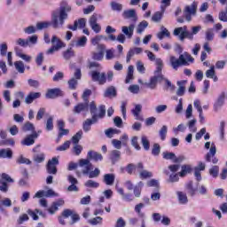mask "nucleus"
<instances>
[{"instance_id":"14","label":"nucleus","mask_w":227,"mask_h":227,"mask_svg":"<svg viewBox=\"0 0 227 227\" xmlns=\"http://www.w3.org/2000/svg\"><path fill=\"white\" fill-rule=\"evenodd\" d=\"M82 27H86V19L82 18L74 22V26L67 25V29L71 31H77V29H82Z\"/></svg>"},{"instance_id":"3","label":"nucleus","mask_w":227,"mask_h":227,"mask_svg":"<svg viewBox=\"0 0 227 227\" xmlns=\"http://www.w3.org/2000/svg\"><path fill=\"white\" fill-rule=\"evenodd\" d=\"M201 31V26H195L192 27V32H189L187 26L179 27L174 29V36H178L181 42H184L185 38L188 40H194V35H198Z\"/></svg>"},{"instance_id":"48","label":"nucleus","mask_w":227,"mask_h":227,"mask_svg":"<svg viewBox=\"0 0 227 227\" xmlns=\"http://www.w3.org/2000/svg\"><path fill=\"white\" fill-rule=\"evenodd\" d=\"M159 136L161 139V141L166 140V136H168V126L163 125L160 129L159 130Z\"/></svg>"},{"instance_id":"24","label":"nucleus","mask_w":227,"mask_h":227,"mask_svg":"<svg viewBox=\"0 0 227 227\" xmlns=\"http://www.w3.org/2000/svg\"><path fill=\"white\" fill-rule=\"evenodd\" d=\"M42 97V93L40 92H30L25 98V104H33L36 98H40Z\"/></svg>"},{"instance_id":"63","label":"nucleus","mask_w":227,"mask_h":227,"mask_svg":"<svg viewBox=\"0 0 227 227\" xmlns=\"http://www.w3.org/2000/svg\"><path fill=\"white\" fill-rule=\"evenodd\" d=\"M63 58L67 60L70 59V58H74V51H72V48H69L63 52Z\"/></svg>"},{"instance_id":"8","label":"nucleus","mask_w":227,"mask_h":227,"mask_svg":"<svg viewBox=\"0 0 227 227\" xmlns=\"http://www.w3.org/2000/svg\"><path fill=\"white\" fill-rule=\"evenodd\" d=\"M215 153H217V148L215 147V145L212 144L209 152L205 156L206 162H212V164H217V162H219V159L215 157Z\"/></svg>"},{"instance_id":"64","label":"nucleus","mask_w":227,"mask_h":227,"mask_svg":"<svg viewBox=\"0 0 227 227\" xmlns=\"http://www.w3.org/2000/svg\"><path fill=\"white\" fill-rule=\"evenodd\" d=\"M127 226V222L122 217H119L116 221L115 227H125Z\"/></svg>"},{"instance_id":"43","label":"nucleus","mask_w":227,"mask_h":227,"mask_svg":"<svg viewBox=\"0 0 227 227\" xmlns=\"http://www.w3.org/2000/svg\"><path fill=\"white\" fill-rule=\"evenodd\" d=\"M51 21H42L36 23V29L38 31H42V29H47V27H51Z\"/></svg>"},{"instance_id":"39","label":"nucleus","mask_w":227,"mask_h":227,"mask_svg":"<svg viewBox=\"0 0 227 227\" xmlns=\"http://www.w3.org/2000/svg\"><path fill=\"white\" fill-rule=\"evenodd\" d=\"M116 51L114 49H109L106 51V59L107 61H111V59H114V58H118V55L114 54Z\"/></svg>"},{"instance_id":"9","label":"nucleus","mask_w":227,"mask_h":227,"mask_svg":"<svg viewBox=\"0 0 227 227\" xmlns=\"http://www.w3.org/2000/svg\"><path fill=\"white\" fill-rule=\"evenodd\" d=\"M104 52H106V45L98 44L96 51L91 52L92 59L94 61H102L104 59Z\"/></svg>"},{"instance_id":"5","label":"nucleus","mask_w":227,"mask_h":227,"mask_svg":"<svg viewBox=\"0 0 227 227\" xmlns=\"http://www.w3.org/2000/svg\"><path fill=\"white\" fill-rule=\"evenodd\" d=\"M78 168H80V170L76 171L77 176L80 175H88L91 169H93V164H91V161L87 159H81L78 161Z\"/></svg>"},{"instance_id":"61","label":"nucleus","mask_w":227,"mask_h":227,"mask_svg":"<svg viewBox=\"0 0 227 227\" xmlns=\"http://www.w3.org/2000/svg\"><path fill=\"white\" fill-rule=\"evenodd\" d=\"M16 162H17L18 164H27V165L31 164V160H30L29 159H27V158L22 156V155L20 156V157L17 159Z\"/></svg>"},{"instance_id":"57","label":"nucleus","mask_w":227,"mask_h":227,"mask_svg":"<svg viewBox=\"0 0 227 227\" xmlns=\"http://www.w3.org/2000/svg\"><path fill=\"white\" fill-rule=\"evenodd\" d=\"M209 175H211L213 178H217V176H219V166H213L209 169Z\"/></svg>"},{"instance_id":"37","label":"nucleus","mask_w":227,"mask_h":227,"mask_svg":"<svg viewBox=\"0 0 227 227\" xmlns=\"http://www.w3.org/2000/svg\"><path fill=\"white\" fill-rule=\"evenodd\" d=\"M120 129L109 128L105 130V135L106 137H109V139L113 138L115 134H120Z\"/></svg>"},{"instance_id":"21","label":"nucleus","mask_w":227,"mask_h":227,"mask_svg":"<svg viewBox=\"0 0 227 227\" xmlns=\"http://www.w3.org/2000/svg\"><path fill=\"white\" fill-rule=\"evenodd\" d=\"M136 28V25L130 24L129 27L123 26L121 27V31L125 36H127L129 39L132 38L134 35V29Z\"/></svg>"},{"instance_id":"38","label":"nucleus","mask_w":227,"mask_h":227,"mask_svg":"<svg viewBox=\"0 0 227 227\" xmlns=\"http://www.w3.org/2000/svg\"><path fill=\"white\" fill-rule=\"evenodd\" d=\"M143 182H139L133 189L135 198H141V191L143 189Z\"/></svg>"},{"instance_id":"29","label":"nucleus","mask_w":227,"mask_h":227,"mask_svg":"<svg viewBox=\"0 0 227 227\" xmlns=\"http://www.w3.org/2000/svg\"><path fill=\"white\" fill-rule=\"evenodd\" d=\"M176 195L179 205H187V203H189L187 194L184 193V192H176Z\"/></svg>"},{"instance_id":"62","label":"nucleus","mask_w":227,"mask_h":227,"mask_svg":"<svg viewBox=\"0 0 227 227\" xmlns=\"http://www.w3.org/2000/svg\"><path fill=\"white\" fill-rule=\"evenodd\" d=\"M139 85L137 84H133V85H130L129 88H128V91H129L130 93H133V95H137V93H139Z\"/></svg>"},{"instance_id":"55","label":"nucleus","mask_w":227,"mask_h":227,"mask_svg":"<svg viewBox=\"0 0 227 227\" xmlns=\"http://www.w3.org/2000/svg\"><path fill=\"white\" fill-rule=\"evenodd\" d=\"M36 30L37 28L35 26H28L23 28L25 35H35V33H36Z\"/></svg>"},{"instance_id":"34","label":"nucleus","mask_w":227,"mask_h":227,"mask_svg":"<svg viewBox=\"0 0 227 227\" xmlns=\"http://www.w3.org/2000/svg\"><path fill=\"white\" fill-rule=\"evenodd\" d=\"M51 43L53 44V47H58V45L59 46V49H63V47H66L65 43H63V41H61V39H59L58 36L53 35L51 38Z\"/></svg>"},{"instance_id":"20","label":"nucleus","mask_w":227,"mask_h":227,"mask_svg":"<svg viewBox=\"0 0 227 227\" xmlns=\"http://www.w3.org/2000/svg\"><path fill=\"white\" fill-rule=\"evenodd\" d=\"M88 107H90L88 102L80 103L74 107L73 113L74 114H81L83 111H88Z\"/></svg>"},{"instance_id":"59","label":"nucleus","mask_w":227,"mask_h":227,"mask_svg":"<svg viewBox=\"0 0 227 227\" xmlns=\"http://www.w3.org/2000/svg\"><path fill=\"white\" fill-rule=\"evenodd\" d=\"M27 82L30 88H35V90H38V88H40V82H38V80L28 79Z\"/></svg>"},{"instance_id":"23","label":"nucleus","mask_w":227,"mask_h":227,"mask_svg":"<svg viewBox=\"0 0 227 227\" xmlns=\"http://www.w3.org/2000/svg\"><path fill=\"white\" fill-rule=\"evenodd\" d=\"M176 84L178 88L176 90V95H177V97H184V95H185V84H187V81H178Z\"/></svg>"},{"instance_id":"45","label":"nucleus","mask_w":227,"mask_h":227,"mask_svg":"<svg viewBox=\"0 0 227 227\" xmlns=\"http://www.w3.org/2000/svg\"><path fill=\"white\" fill-rule=\"evenodd\" d=\"M14 67L19 74H24V72H26V67H24V62L22 61L14 62Z\"/></svg>"},{"instance_id":"16","label":"nucleus","mask_w":227,"mask_h":227,"mask_svg":"<svg viewBox=\"0 0 227 227\" xmlns=\"http://www.w3.org/2000/svg\"><path fill=\"white\" fill-rule=\"evenodd\" d=\"M87 159L89 160H94L95 162H98L103 160L104 157L100 153L95 152L93 150H90L87 153Z\"/></svg>"},{"instance_id":"7","label":"nucleus","mask_w":227,"mask_h":227,"mask_svg":"<svg viewBox=\"0 0 227 227\" xmlns=\"http://www.w3.org/2000/svg\"><path fill=\"white\" fill-rule=\"evenodd\" d=\"M15 180L10 176V175L6 173H3L1 175V179H0V191L1 192H8L9 191V186L8 184H13Z\"/></svg>"},{"instance_id":"58","label":"nucleus","mask_w":227,"mask_h":227,"mask_svg":"<svg viewBox=\"0 0 227 227\" xmlns=\"http://www.w3.org/2000/svg\"><path fill=\"white\" fill-rule=\"evenodd\" d=\"M197 121H198L196 119L189 121L188 128L190 129V132H196V130H198V128H196V126H195Z\"/></svg>"},{"instance_id":"12","label":"nucleus","mask_w":227,"mask_h":227,"mask_svg":"<svg viewBox=\"0 0 227 227\" xmlns=\"http://www.w3.org/2000/svg\"><path fill=\"white\" fill-rule=\"evenodd\" d=\"M62 217H71L72 222L70 223V224H75V223H77L81 217L79 216V215H77L74 210L72 209H65L62 212Z\"/></svg>"},{"instance_id":"26","label":"nucleus","mask_w":227,"mask_h":227,"mask_svg":"<svg viewBox=\"0 0 227 227\" xmlns=\"http://www.w3.org/2000/svg\"><path fill=\"white\" fill-rule=\"evenodd\" d=\"M224 98H226V94L224 92H222L218 97L217 101L214 105L215 111H218L219 109H221V107L224 106Z\"/></svg>"},{"instance_id":"22","label":"nucleus","mask_w":227,"mask_h":227,"mask_svg":"<svg viewBox=\"0 0 227 227\" xmlns=\"http://www.w3.org/2000/svg\"><path fill=\"white\" fill-rule=\"evenodd\" d=\"M143 52V48H132L130 49L126 57V63H130V59H132L133 56H136V54H141Z\"/></svg>"},{"instance_id":"52","label":"nucleus","mask_w":227,"mask_h":227,"mask_svg":"<svg viewBox=\"0 0 227 227\" xmlns=\"http://www.w3.org/2000/svg\"><path fill=\"white\" fill-rule=\"evenodd\" d=\"M110 6L114 12H121L123 10V5L116 2H111Z\"/></svg>"},{"instance_id":"46","label":"nucleus","mask_w":227,"mask_h":227,"mask_svg":"<svg viewBox=\"0 0 227 227\" xmlns=\"http://www.w3.org/2000/svg\"><path fill=\"white\" fill-rule=\"evenodd\" d=\"M197 192L200 194V196H208V188H207V185L201 184L197 186Z\"/></svg>"},{"instance_id":"60","label":"nucleus","mask_w":227,"mask_h":227,"mask_svg":"<svg viewBox=\"0 0 227 227\" xmlns=\"http://www.w3.org/2000/svg\"><path fill=\"white\" fill-rule=\"evenodd\" d=\"M87 175H89V178H98L100 176V169L96 168L93 171L90 170Z\"/></svg>"},{"instance_id":"11","label":"nucleus","mask_w":227,"mask_h":227,"mask_svg":"<svg viewBox=\"0 0 227 227\" xmlns=\"http://www.w3.org/2000/svg\"><path fill=\"white\" fill-rule=\"evenodd\" d=\"M59 164V160L54 157L50 160L46 165V170L49 175H57L58 174V166Z\"/></svg>"},{"instance_id":"40","label":"nucleus","mask_w":227,"mask_h":227,"mask_svg":"<svg viewBox=\"0 0 227 227\" xmlns=\"http://www.w3.org/2000/svg\"><path fill=\"white\" fill-rule=\"evenodd\" d=\"M162 17H164V11L161 12H156L152 16V21L159 23L160 20H162Z\"/></svg>"},{"instance_id":"51","label":"nucleus","mask_w":227,"mask_h":227,"mask_svg":"<svg viewBox=\"0 0 227 227\" xmlns=\"http://www.w3.org/2000/svg\"><path fill=\"white\" fill-rule=\"evenodd\" d=\"M45 160V154L43 153L34 155V162L40 164Z\"/></svg>"},{"instance_id":"50","label":"nucleus","mask_w":227,"mask_h":227,"mask_svg":"<svg viewBox=\"0 0 227 227\" xmlns=\"http://www.w3.org/2000/svg\"><path fill=\"white\" fill-rule=\"evenodd\" d=\"M141 145L145 151L150 150V140H148V137L146 136L141 137Z\"/></svg>"},{"instance_id":"56","label":"nucleus","mask_w":227,"mask_h":227,"mask_svg":"<svg viewBox=\"0 0 227 227\" xmlns=\"http://www.w3.org/2000/svg\"><path fill=\"white\" fill-rule=\"evenodd\" d=\"M214 36H215L214 29L207 28L206 30V40H207V42H212V40H214Z\"/></svg>"},{"instance_id":"42","label":"nucleus","mask_w":227,"mask_h":227,"mask_svg":"<svg viewBox=\"0 0 227 227\" xmlns=\"http://www.w3.org/2000/svg\"><path fill=\"white\" fill-rule=\"evenodd\" d=\"M148 27V21L146 20H143L142 22H140L137 27V33L138 35H142L143 31H145V29Z\"/></svg>"},{"instance_id":"17","label":"nucleus","mask_w":227,"mask_h":227,"mask_svg":"<svg viewBox=\"0 0 227 227\" xmlns=\"http://www.w3.org/2000/svg\"><path fill=\"white\" fill-rule=\"evenodd\" d=\"M35 139H38V133L36 132L28 135L23 141H21V145H23V146H31V145H35Z\"/></svg>"},{"instance_id":"19","label":"nucleus","mask_w":227,"mask_h":227,"mask_svg":"<svg viewBox=\"0 0 227 227\" xmlns=\"http://www.w3.org/2000/svg\"><path fill=\"white\" fill-rule=\"evenodd\" d=\"M185 189L189 196L192 197L196 196V193L198 192V185H194L192 181H190L185 184Z\"/></svg>"},{"instance_id":"54","label":"nucleus","mask_w":227,"mask_h":227,"mask_svg":"<svg viewBox=\"0 0 227 227\" xmlns=\"http://www.w3.org/2000/svg\"><path fill=\"white\" fill-rule=\"evenodd\" d=\"M84 185L85 187H90L91 189H98V187H100V184L94 180H88Z\"/></svg>"},{"instance_id":"15","label":"nucleus","mask_w":227,"mask_h":227,"mask_svg":"<svg viewBox=\"0 0 227 227\" xmlns=\"http://www.w3.org/2000/svg\"><path fill=\"white\" fill-rule=\"evenodd\" d=\"M63 95V91H61L59 88H54V89H49L46 91L45 97L47 98H58V97H61Z\"/></svg>"},{"instance_id":"35","label":"nucleus","mask_w":227,"mask_h":227,"mask_svg":"<svg viewBox=\"0 0 227 227\" xmlns=\"http://www.w3.org/2000/svg\"><path fill=\"white\" fill-rule=\"evenodd\" d=\"M22 130L23 132H32V134L34 132H36L35 130V125L29 121L24 123V125L22 126Z\"/></svg>"},{"instance_id":"33","label":"nucleus","mask_w":227,"mask_h":227,"mask_svg":"<svg viewBox=\"0 0 227 227\" xmlns=\"http://www.w3.org/2000/svg\"><path fill=\"white\" fill-rule=\"evenodd\" d=\"M116 95H117L116 88H114V86L108 87L104 93V97L110 98L113 97H116Z\"/></svg>"},{"instance_id":"32","label":"nucleus","mask_w":227,"mask_h":227,"mask_svg":"<svg viewBox=\"0 0 227 227\" xmlns=\"http://www.w3.org/2000/svg\"><path fill=\"white\" fill-rule=\"evenodd\" d=\"M144 207L145 205L143 203H139L135 206V212L140 219H146V215L141 211V208H144Z\"/></svg>"},{"instance_id":"28","label":"nucleus","mask_w":227,"mask_h":227,"mask_svg":"<svg viewBox=\"0 0 227 227\" xmlns=\"http://www.w3.org/2000/svg\"><path fill=\"white\" fill-rule=\"evenodd\" d=\"M116 176L114 174H105L103 177V182L106 185H114V180Z\"/></svg>"},{"instance_id":"53","label":"nucleus","mask_w":227,"mask_h":227,"mask_svg":"<svg viewBox=\"0 0 227 227\" xmlns=\"http://www.w3.org/2000/svg\"><path fill=\"white\" fill-rule=\"evenodd\" d=\"M82 138V130L78 131L75 135L73 136L72 141L74 145H79V141Z\"/></svg>"},{"instance_id":"2","label":"nucleus","mask_w":227,"mask_h":227,"mask_svg":"<svg viewBox=\"0 0 227 227\" xmlns=\"http://www.w3.org/2000/svg\"><path fill=\"white\" fill-rule=\"evenodd\" d=\"M89 107L92 118L84 121L82 125L84 132H90V130H91V125H93V123H97V121H98V119H102L104 118V116H106V106L101 105L98 106V108H97L95 101H92L89 105ZM97 111H98V114Z\"/></svg>"},{"instance_id":"44","label":"nucleus","mask_w":227,"mask_h":227,"mask_svg":"<svg viewBox=\"0 0 227 227\" xmlns=\"http://www.w3.org/2000/svg\"><path fill=\"white\" fill-rule=\"evenodd\" d=\"M157 77L153 75L151 77L150 82H145V85L147 86V88H150V90H155V88H157Z\"/></svg>"},{"instance_id":"49","label":"nucleus","mask_w":227,"mask_h":227,"mask_svg":"<svg viewBox=\"0 0 227 227\" xmlns=\"http://www.w3.org/2000/svg\"><path fill=\"white\" fill-rule=\"evenodd\" d=\"M27 42L28 47H31V45H36V43H38V35H34L32 36H28L27 38Z\"/></svg>"},{"instance_id":"6","label":"nucleus","mask_w":227,"mask_h":227,"mask_svg":"<svg viewBox=\"0 0 227 227\" xmlns=\"http://www.w3.org/2000/svg\"><path fill=\"white\" fill-rule=\"evenodd\" d=\"M183 12L184 19L187 22H191L192 20V15H196V12H198V4L193 2L192 4L186 5Z\"/></svg>"},{"instance_id":"18","label":"nucleus","mask_w":227,"mask_h":227,"mask_svg":"<svg viewBox=\"0 0 227 227\" xmlns=\"http://www.w3.org/2000/svg\"><path fill=\"white\" fill-rule=\"evenodd\" d=\"M142 109L143 106L136 105L135 108L131 110L133 116H135V120H137L138 121H145V118L141 115Z\"/></svg>"},{"instance_id":"36","label":"nucleus","mask_w":227,"mask_h":227,"mask_svg":"<svg viewBox=\"0 0 227 227\" xmlns=\"http://www.w3.org/2000/svg\"><path fill=\"white\" fill-rule=\"evenodd\" d=\"M154 63L156 65L154 74H160V72H162V69L164 68V62L160 59H156Z\"/></svg>"},{"instance_id":"31","label":"nucleus","mask_w":227,"mask_h":227,"mask_svg":"<svg viewBox=\"0 0 227 227\" xmlns=\"http://www.w3.org/2000/svg\"><path fill=\"white\" fill-rule=\"evenodd\" d=\"M133 79H134V66H129L126 79H125V83L130 84Z\"/></svg>"},{"instance_id":"30","label":"nucleus","mask_w":227,"mask_h":227,"mask_svg":"<svg viewBox=\"0 0 227 227\" xmlns=\"http://www.w3.org/2000/svg\"><path fill=\"white\" fill-rule=\"evenodd\" d=\"M12 157L13 151H12V149H0V159H12Z\"/></svg>"},{"instance_id":"25","label":"nucleus","mask_w":227,"mask_h":227,"mask_svg":"<svg viewBox=\"0 0 227 227\" xmlns=\"http://www.w3.org/2000/svg\"><path fill=\"white\" fill-rule=\"evenodd\" d=\"M169 36H171L169 30H168V28H166L164 26H161L160 32L157 33V38L159 40H164V38H169Z\"/></svg>"},{"instance_id":"41","label":"nucleus","mask_w":227,"mask_h":227,"mask_svg":"<svg viewBox=\"0 0 227 227\" xmlns=\"http://www.w3.org/2000/svg\"><path fill=\"white\" fill-rule=\"evenodd\" d=\"M121 155V153L118 150H113L110 154V159L112 162L114 164L117 160H120V157Z\"/></svg>"},{"instance_id":"47","label":"nucleus","mask_w":227,"mask_h":227,"mask_svg":"<svg viewBox=\"0 0 227 227\" xmlns=\"http://www.w3.org/2000/svg\"><path fill=\"white\" fill-rule=\"evenodd\" d=\"M181 172H179V176H185V175H188V173H191L192 168H191V165H183L181 167Z\"/></svg>"},{"instance_id":"4","label":"nucleus","mask_w":227,"mask_h":227,"mask_svg":"<svg viewBox=\"0 0 227 227\" xmlns=\"http://www.w3.org/2000/svg\"><path fill=\"white\" fill-rule=\"evenodd\" d=\"M190 63H194V58L187 51L181 54L178 59L170 58V65L174 70H178L179 67H189Z\"/></svg>"},{"instance_id":"13","label":"nucleus","mask_w":227,"mask_h":227,"mask_svg":"<svg viewBox=\"0 0 227 227\" xmlns=\"http://www.w3.org/2000/svg\"><path fill=\"white\" fill-rule=\"evenodd\" d=\"M122 17L127 20H131L132 22H137V13L136 12L135 9L123 11Z\"/></svg>"},{"instance_id":"27","label":"nucleus","mask_w":227,"mask_h":227,"mask_svg":"<svg viewBox=\"0 0 227 227\" xmlns=\"http://www.w3.org/2000/svg\"><path fill=\"white\" fill-rule=\"evenodd\" d=\"M206 77L207 79H213L214 82H217V81H219V78L215 75V67L211 66L210 68L206 71Z\"/></svg>"},{"instance_id":"1","label":"nucleus","mask_w":227,"mask_h":227,"mask_svg":"<svg viewBox=\"0 0 227 227\" xmlns=\"http://www.w3.org/2000/svg\"><path fill=\"white\" fill-rule=\"evenodd\" d=\"M72 12V6L67 1L60 2L59 7L51 13V24L54 29L59 28V26L65 24V20L68 19V13Z\"/></svg>"},{"instance_id":"10","label":"nucleus","mask_w":227,"mask_h":227,"mask_svg":"<svg viewBox=\"0 0 227 227\" xmlns=\"http://www.w3.org/2000/svg\"><path fill=\"white\" fill-rule=\"evenodd\" d=\"M91 79L94 82H98V84H106L107 78L106 77V73H100L98 71H91L90 73Z\"/></svg>"}]
</instances>
